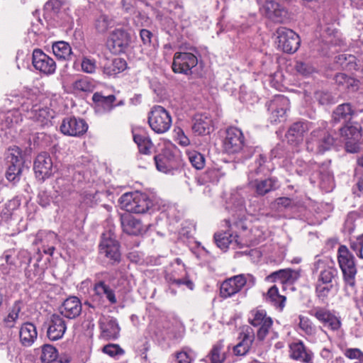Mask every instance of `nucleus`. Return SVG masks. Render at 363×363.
<instances>
[{
    "label": "nucleus",
    "instance_id": "10",
    "mask_svg": "<svg viewBox=\"0 0 363 363\" xmlns=\"http://www.w3.org/2000/svg\"><path fill=\"white\" fill-rule=\"evenodd\" d=\"M248 320L254 327H259L257 337L259 340H263L267 337L273 324L272 318L267 316L263 309L256 308L251 311Z\"/></svg>",
    "mask_w": 363,
    "mask_h": 363
},
{
    "label": "nucleus",
    "instance_id": "51",
    "mask_svg": "<svg viewBox=\"0 0 363 363\" xmlns=\"http://www.w3.org/2000/svg\"><path fill=\"white\" fill-rule=\"evenodd\" d=\"M72 87L75 91L91 92L94 89V84L90 79L84 77L76 80L73 83Z\"/></svg>",
    "mask_w": 363,
    "mask_h": 363
},
{
    "label": "nucleus",
    "instance_id": "3",
    "mask_svg": "<svg viewBox=\"0 0 363 363\" xmlns=\"http://www.w3.org/2000/svg\"><path fill=\"white\" fill-rule=\"evenodd\" d=\"M119 201L122 208L134 213H145L152 206V201L149 196L138 191L123 194Z\"/></svg>",
    "mask_w": 363,
    "mask_h": 363
},
{
    "label": "nucleus",
    "instance_id": "15",
    "mask_svg": "<svg viewBox=\"0 0 363 363\" xmlns=\"http://www.w3.org/2000/svg\"><path fill=\"white\" fill-rule=\"evenodd\" d=\"M252 279L250 274H239L224 281L220 288V294L223 298H229L240 292L247 284V279Z\"/></svg>",
    "mask_w": 363,
    "mask_h": 363
},
{
    "label": "nucleus",
    "instance_id": "1",
    "mask_svg": "<svg viewBox=\"0 0 363 363\" xmlns=\"http://www.w3.org/2000/svg\"><path fill=\"white\" fill-rule=\"evenodd\" d=\"M315 267L318 272L315 284V295L319 300L325 301L333 289V281L337 277V269L333 263H326L322 259L315 262Z\"/></svg>",
    "mask_w": 363,
    "mask_h": 363
},
{
    "label": "nucleus",
    "instance_id": "11",
    "mask_svg": "<svg viewBox=\"0 0 363 363\" xmlns=\"http://www.w3.org/2000/svg\"><path fill=\"white\" fill-rule=\"evenodd\" d=\"M340 135L345 142L346 151L357 152L359 150V140L362 136V127L357 123L340 128Z\"/></svg>",
    "mask_w": 363,
    "mask_h": 363
},
{
    "label": "nucleus",
    "instance_id": "33",
    "mask_svg": "<svg viewBox=\"0 0 363 363\" xmlns=\"http://www.w3.org/2000/svg\"><path fill=\"white\" fill-rule=\"evenodd\" d=\"M0 121L6 128H11L22 121L21 114L18 108H0Z\"/></svg>",
    "mask_w": 363,
    "mask_h": 363
},
{
    "label": "nucleus",
    "instance_id": "8",
    "mask_svg": "<svg viewBox=\"0 0 363 363\" xmlns=\"http://www.w3.org/2000/svg\"><path fill=\"white\" fill-rule=\"evenodd\" d=\"M308 314L314 317L320 323L328 330L336 332L342 326L341 318L332 311L321 306H313Z\"/></svg>",
    "mask_w": 363,
    "mask_h": 363
},
{
    "label": "nucleus",
    "instance_id": "59",
    "mask_svg": "<svg viewBox=\"0 0 363 363\" xmlns=\"http://www.w3.org/2000/svg\"><path fill=\"white\" fill-rule=\"evenodd\" d=\"M344 354L350 359H357V361L363 359V352L358 348H347L345 350Z\"/></svg>",
    "mask_w": 363,
    "mask_h": 363
},
{
    "label": "nucleus",
    "instance_id": "6",
    "mask_svg": "<svg viewBox=\"0 0 363 363\" xmlns=\"http://www.w3.org/2000/svg\"><path fill=\"white\" fill-rule=\"evenodd\" d=\"M245 147L242 130L233 126L228 128L223 140V150L229 155H234L241 152Z\"/></svg>",
    "mask_w": 363,
    "mask_h": 363
},
{
    "label": "nucleus",
    "instance_id": "36",
    "mask_svg": "<svg viewBox=\"0 0 363 363\" xmlns=\"http://www.w3.org/2000/svg\"><path fill=\"white\" fill-rule=\"evenodd\" d=\"M354 113L350 104L346 103L339 105L333 113V120L335 123H345L349 121Z\"/></svg>",
    "mask_w": 363,
    "mask_h": 363
},
{
    "label": "nucleus",
    "instance_id": "2",
    "mask_svg": "<svg viewBox=\"0 0 363 363\" xmlns=\"http://www.w3.org/2000/svg\"><path fill=\"white\" fill-rule=\"evenodd\" d=\"M337 262L343 275L345 290L348 294L355 291V277L357 272L354 257L346 245H340L337 250Z\"/></svg>",
    "mask_w": 363,
    "mask_h": 363
},
{
    "label": "nucleus",
    "instance_id": "27",
    "mask_svg": "<svg viewBox=\"0 0 363 363\" xmlns=\"http://www.w3.org/2000/svg\"><path fill=\"white\" fill-rule=\"evenodd\" d=\"M226 209L231 216L241 218L245 216L244 197L238 192H233L226 203Z\"/></svg>",
    "mask_w": 363,
    "mask_h": 363
},
{
    "label": "nucleus",
    "instance_id": "29",
    "mask_svg": "<svg viewBox=\"0 0 363 363\" xmlns=\"http://www.w3.org/2000/svg\"><path fill=\"white\" fill-rule=\"evenodd\" d=\"M38 337V332L35 325L26 322L21 325L19 330V340L23 347H30Z\"/></svg>",
    "mask_w": 363,
    "mask_h": 363
},
{
    "label": "nucleus",
    "instance_id": "56",
    "mask_svg": "<svg viewBox=\"0 0 363 363\" xmlns=\"http://www.w3.org/2000/svg\"><path fill=\"white\" fill-rule=\"evenodd\" d=\"M104 353L109 355L111 357H115L118 355H122L124 354V350L121 348L118 345L108 344L105 345L102 348Z\"/></svg>",
    "mask_w": 363,
    "mask_h": 363
},
{
    "label": "nucleus",
    "instance_id": "24",
    "mask_svg": "<svg viewBox=\"0 0 363 363\" xmlns=\"http://www.w3.org/2000/svg\"><path fill=\"white\" fill-rule=\"evenodd\" d=\"M67 330L66 322L60 315L53 314L49 323L47 335L50 340L61 339Z\"/></svg>",
    "mask_w": 363,
    "mask_h": 363
},
{
    "label": "nucleus",
    "instance_id": "12",
    "mask_svg": "<svg viewBox=\"0 0 363 363\" xmlns=\"http://www.w3.org/2000/svg\"><path fill=\"white\" fill-rule=\"evenodd\" d=\"M7 159L9 165L6 172V177L9 182L15 183L20 179L24 163L21 150L17 146L9 149Z\"/></svg>",
    "mask_w": 363,
    "mask_h": 363
},
{
    "label": "nucleus",
    "instance_id": "49",
    "mask_svg": "<svg viewBox=\"0 0 363 363\" xmlns=\"http://www.w3.org/2000/svg\"><path fill=\"white\" fill-rule=\"evenodd\" d=\"M174 359L175 363H191L194 359V351L189 347H184L174 354Z\"/></svg>",
    "mask_w": 363,
    "mask_h": 363
},
{
    "label": "nucleus",
    "instance_id": "4",
    "mask_svg": "<svg viewBox=\"0 0 363 363\" xmlns=\"http://www.w3.org/2000/svg\"><path fill=\"white\" fill-rule=\"evenodd\" d=\"M326 122H322L321 128L313 130L306 142L308 151L315 153H323L333 145L335 139L325 128Z\"/></svg>",
    "mask_w": 363,
    "mask_h": 363
},
{
    "label": "nucleus",
    "instance_id": "26",
    "mask_svg": "<svg viewBox=\"0 0 363 363\" xmlns=\"http://www.w3.org/2000/svg\"><path fill=\"white\" fill-rule=\"evenodd\" d=\"M82 303L76 296L67 298L60 307L59 311L62 315L69 319L78 317L82 313Z\"/></svg>",
    "mask_w": 363,
    "mask_h": 363
},
{
    "label": "nucleus",
    "instance_id": "47",
    "mask_svg": "<svg viewBox=\"0 0 363 363\" xmlns=\"http://www.w3.org/2000/svg\"><path fill=\"white\" fill-rule=\"evenodd\" d=\"M252 341V335L244 333L242 340L233 347L234 354L239 356L245 355L248 352Z\"/></svg>",
    "mask_w": 363,
    "mask_h": 363
},
{
    "label": "nucleus",
    "instance_id": "60",
    "mask_svg": "<svg viewBox=\"0 0 363 363\" xmlns=\"http://www.w3.org/2000/svg\"><path fill=\"white\" fill-rule=\"evenodd\" d=\"M315 99L321 105L329 104L332 100V97L330 94L322 91H318L315 93Z\"/></svg>",
    "mask_w": 363,
    "mask_h": 363
},
{
    "label": "nucleus",
    "instance_id": "44",
    "mask_svg": "<svg viewBox=\"0 0 363 363\" xmlns=\"http://www.w3.org/2000/svg\"><path fill=\"white\" fill-rule=\"evenodd\" d=\"M92 100L98 106H101L105 111L108 112L115 106L113 103L116 101V96L112 94L104 96L101 93L96 92L92 96Z\"/></svg>",
    "mask_w": 363,
    "mask_h": 363
},
{
    "label": "nucleus",
    "instance_id": "48",
    "mask_svg": "<svg viewBox=\"0 0 363 363\" xmlns=\"http://www.w3.org/2000/svg\"><path fill=\"white\" fill-rule=\"evenodd\" d=\"M32 113L33 118L42 125H47L52 118L50 110L48 108H38L33 106Z\"/></svg>",
    "mask_w": 363,
    "mask_h": 363
},
{
    "label": "nucleus",
    "instance_id": "54",
    "mask_svg": "<svg viewBox=\"0 0 363 363\" xmlns=\"http://www.w3.org/2000/svg\"><path fill=\"white\" fill-rule=\"evenodd\" d=\"M350 247L359 259H363V233L350 240Z\"/></svg>",
    "mask_w": 363,
    "mask_h": 363
},
{
    "label": "nucleus",
    "instance_id": "53",
    "mask_svg": "<svg viewBox=\"0 0 363 363\" xmlns=\"http://www.w3.org/2000/svg\"><path fill=\"white\" fill-rule=\"evenodd\" d=\"M188 159L191 165L196 169H201L205 165V158L202 154L197 151L187 152Z\"/></svg>",
    "mask_w": 363,
    "mask_h": 363
},
{
    "label": "nucleus",
    "instance_id": "28",
    "mask_svg": "<svg viewBox=\"0 0 363 363\" xmlns=\"http://www.w3.org/2000/svg\"><path fill=\"white\" fill-rule=\"evenodd\" d=\"M290 357L303 363H313V353L306 348L302 341L290 345Z\"/></svg>",
    "mask_w": 363,
    "mask_h": 363
},
{
    "label": "nucleus",
    "instance_id": "30",
    "mask_svg": "<svg viewBox=\"0 0 363 363\" xmlns=\"http://www.w3.org/2000/svg\"><path fill=\"white\" fill-rule=\"evenodd\" d=\"M251 184L257 196H264L278 188V181L275 178L255 179Z\"/></svg>",
    "mask_w": 363,
    "mask_h": 363
},
{
    "label": "nucleus",
    "instance_id": "7",
    "mask_svg": "<svg viewBox=\"0 0 363 363\" xmlns=\"http://www.w3.org/2000/svg\"><path fill=\"white\" fill-rule=\"evenodd\" d=\"M99 247L100 255L106 257L111 264L120 262L119 243L116 240V236L111 231L102 234Z\"/></svg>",
    "mask_w": 363,
    "mask_h": 363
},
{
    "label": "nucleus",
    "instance_id": "52",
    "mask_svg": "<svg viewBox=\"0 0 363 363\" xmlns=\"http://www.w3.org/2000/svg\"><path fill=\"white\" fill-rule=\"evenodd\" d=\"M0 108L10 109L11 107L18 108L20 104V96L18 94H6L0 100Z\"/></svg>",
    "mask_w": 363,
    "mask_h": 363
},
{
    "label": "nucleus",
    "instance_id": "9",
    "mask_svg": "<svg viewBox=\"0 0 363 363\" xmlns=\"http://www.w3.org/2000/svg\"><path fill=\"white\" fill-rule=\"evenodd\" d=\"M277 46L284 52L294 53L300 45L299 36L292 30L280 27L277 30Z\"/></svg>",
    "mask_w": 363,
    "mask_h": 363
},
{
    "label": "nucleus",
    "instance_id": "5",
    "mask_svg": "<svg viewBox=\"0 0 363 363\" xmlns=\"http://www.w3.org/2000/svg\"><path fill=\"white\" fill-rule=\"evenodd\" d=\"M148 123L155 133L162 134L171 128L172 117L162 106H154L148 113Z\"/></svg>",
    "mask_w": 363,
    "mask_h": 363
},
{
    "label": "nucleus",
    "instance_id": "63",
    "mask_svg": "<svg viewBox=\"0 0 363 363\" xmlns=\"http://www.w3.org/2000/svg\"><path fill=\"white\" fill-rule=\"evenodd\" d=\"M279 4L272 0L270 1H266V2L264 4V9L265 10V13L267 16L268 17L269 14H272L276 9H277L278 6Z\"/></svg>",
    "mask_w": 363,
    "mask_h": 363
},
{
    "label": "nucleus",
    "instance_id": "37",
    "mask_svg": "<svg viewBox=\"0 0 363 363\" xmlns=\"http://www.w3.org/2000/svg\"><path fill=\"white\" fill-rule=\"evenodd\" d=\"M269 277L272 279L274 281H280L281 284L285 282L293 283L298 279L299 274L295 270L284 269L272 273Z\"/></svg>",
    "mask_w": 363,
    "mask_h": 363
},
{
    "label": "nucleus",
    "instance_id": "16",
    "mask_svg": "<svg viewBox=\"0 0 363 363\" xmlns=\"http://www.w3.org/2000/svg\"><path fill=\"white\" fill-rule=\"evenodd\" d=\"M32 64L36 70L46 75L54 74L57 67L54 60L40 49L33 50Z\"/></svg>",
    "mask_w": 363,
    "mask_h": 363
},
{
    "label": "nucleus",
    "instance_id": "41",
    "mask_svg": "<svg viewBox=\"0 0 363 363\" xmlns=\"http://www.w3.org/2000/svg\"><path fill=\"white\" fill-rule=\"evenodd\" d=\"M21 303L15 301L9 310L8 315L4 317L3 322L6 327L12 328L15 326L16 321L19 318V313L21 311Z\"/></svg>",
    "mask_w": 363,
    "mask_h": 363
},
{
    "label": "nucleus",
    "instance_id": "40",
    "mask_svg": "<svg viewBox=\"0 0 363 363\" xmlns=\"http://www.w3.org/2000/svg\"><path fill=\"white\" fill-rule=\"evenodd\" d=\"M133 140L137 144L139 152L144 155H150L154 145L145 134L133 133Z\"/></svg>",
    "mask_w": 363,
    "mask_h": 363
},
{
    "label": "nucleus",
    "instance_id": "55",
    "mask_svg": "<svg viewBox=\"0 0 363 363\" xmlns=\"http://www.w3.org/2000/svg\"><path fill=\"white\" fill-rule=\"evenodd\" d=\"M82 70L88 74H93L97 69L96 60L90 57H83L81 62Z\"/></svg>",
    "mask_w": 363,
    "mask_h": 363
},
{
    "label": "nucleus",
    "instance_id": "42",
    "mask_svg": "<svg viewBox=\"0 0 363 363\" xmlns=\"http://www.w3.org/2000/svg\"><path fill=\"white\" fill-rule=\"evenodd\" d=\"M286 297L280 295L277 285L269 288L267 291V300L270 301L275 307L282 311L285 306Z\"/></svg>",
    "mask_w": 363,
    "mask_h": 363
},
{
    "label": "nucleus",
    "instance_id": "46",
    "mask_svg": "<svg viewBox=\"0 0 363 363\" xmlns=\"http://www.w3.org/2000/svg\"><path fill=\"white\" fill-rule=\"evenodd\" d=\"M245 216L241 218L231 216V218L225 220L226 225L229 228L228 230L233 233V235H237L240 231L245 230L247 227L245 223Z\"/></svg>",
    "mask_w": 363,
    "mask_h": 363
},
{
    "label": "nucleus",
    "instance_id": "58",
    "mask_svg": "<svg viewBox=\"0 0 363 363\" xmlns=\"http://www.w3.org/2000/svg\"><path fill=\"white\" fill-rule=\"evenodd\" d=\"M286 11L279 5L277 9H276L272 14H269L268 18L274 22L281 23L286 18Z\"/></svg>",
    "mask_w": 363,
    "mask_h": 363
},
{
    "label": "nucleus",
    "instance_id": "31",
    "mask_svg": "<svg viewBox=\"0 0 363 363\" xmlns=\"http://www.w3.org/2000/svg\"><path fill=\"white\" fill-rule=\"evenodd\" d=\"M93 26L97 33L104 34L114 26V20L108 14L99 13L95 16Z\"/></svg>",
    "mask_w": 363,
    "mask_h": 363
},
{
    "label": "nucleus",
    "instance_id": "18",
    "mask_svg": "<svg viewBox=\"0 0 363 363\" xmlns=\"http://www.w3.org/2000/svg\"><path fill=\"white\" fill-rule=\"evenodd\" d=\"M88 129V125L82 118L75 117L65 118L60 125V130L64 135L69 136H80Z\"/></svg>",
    "mask_w": 363,
    "mask_h": 363
},
{
    "label": "nucleus",
    "instance_id": "61",
    "mask_svg": "<svg viewBox=\"0 0 363 363\" xmlns=\"http://www.w3.org/2000/svg\"><path fill=\"white\" fill-rule=\"evenodd\" d=\"M275 205L277 206V210L281 208H288L292 206V200L288 197H279L275 200Z\"/></svg>",
    "mask_w": 363,
    "mask_h": 363
},
{
    "label": "nucleus",
    "instance_id": "34",
    "mask_svg": "<svg viewBox=\"0 0 363 363\" xmlns=\"http://www.w3.org/2000/svg\"><path fill=\"white\" fill-rule=\"evenodd\" d=\"M238 235H233L229 230L224 233H217L214 235V240L217 246L225 250L229 245L238 246L240 242L238 240Z\"/></svg>",
    "mask_w": 363,
    "mask_h": 363
},
{
    "label": "nucleus",
    "instance_id": "35",
    "mask_svg": "<svg viewBox=\"0 0 363 363\" xmlns=\"http://www.w3.org/2000/svg\"><path fill=\"white\" fill-rule=\"evenodd\" d=\"M126 62L120 57L106 60L103 66V72L108 76H116L126 69Z\"/></svg>",
    "mask_w": 363,
    "mask_h": 363
},
{
    "label": "nucleus",
    "instance_id": "22",
    "mask_svg": "<svg viewBox=\"0 0 363 363\" xmlns=\"http://www.w3.org/2000/svg\"><path fill=\"white\" fill-rule=\"evenodd\" d=\"M154 162L157 170L167 173L177 165L174 153L169 149H164L162 152L154 157Z\"/></svg>",
    "mask_w": 363,
    "mask_h": 363
},
{
    "label": "nucleus",
    "instance_id": "14",
    "mask_svg": "<svg viewBox=\"0 0 363 363\" xmlns=\"http://www.w3.org/2000/svg\"><path fill=\"white\" fill-rule=\"evenodd\" d=\"M198 59L195 55L188 52H176L172 62V70L174 73L189 74L191 69L196 66Z\"/></svg>",
    "mask_w": 363,
    "mask_h": 363
},
{
    "label": "nucleus",
    "instance_id": "25",
    "mask_svg": "<svg viewBox=\"0 0 363 363\" xmlns=\"http://www.w3.org/2000/svg\"><path fill=\"white\" fill-rule=\"evenodd\" d=\"M93 298L95 301H101L106 298L110 304L117 303L115 291L104 281L96 282L93 288Z\"/></svg>",
    "mask_w": 363,
    "mask_h": 363
},
{
    "label": "nucleus",
    "instance_id": "20",
    "mask_svg": "<svg viewBox=\"0 0 363 363\" xmlns=\"http://www.w3.org/2000/svg\"><path fill=\"white\" fill-rule=\"evenodd\" d=\"M121 223L123 232L131 235H142L147 229L140 220L127 213L121 215Z\"/></svg>",
    "mask_w": 363,
    "mask_h": 363
},
{
    "label": "nucleus",
    "instance_id": "57",
    "mask_svg": "<svg viewBox=\"0 0 363 363\" xmlns=\"http://www.w3.org/2000/svg\"><path fill=\"white\" fill-rule=\"evenodd\" d=\"M295 69L298 73L303 76H308L314 72L313 66L303 62H297Z\"/></svg>",
    "mask_w": 363,
    "mask_h": 363
},
{
    "label": "nucleus",
    "instance_id": "23",
    "mask_svg": "<svg viewBox=\"0 0 363 363\" xmlns=\"http://www.w3.org/2000/svg\"><path fill=\"white\" fill-rule=\"evenodd\" d=\"M101 335L107 340H115L118 337L120 328L116 320L110 315H102L99 319Z\"/></svg>",
    "mask_w": 363,
    "mask_h": 363
},
{
    "label": "nucleus",
    "instance_id": "62",
    "mask_svg": "<svg viewBox=\"0 0 363 363\" xmlns=\"http://www.w3.org/2000/svg\"><path fill=\"white\" fill-rule=\"evenodd\" d=\"M355 229L354 219L352 216L349 215L344 224L343 230L345 233L352 234Z\"/></svg>",
    "mask_w": 363,
    "mask_h": 363
},
{
    "label": "nucleus",
    "instance_id": "39",
    "mask_svg": "<svg viewBox=\"0 0 363 363\" xmlns=\"http://www.w3.org/2000/svg\"><path fill=\"white\" fill-rule=\"evenodd\" d=\"M52 52L58 60H69L72 54L69 43L65 41H58L52 44Z\"/></svg>",
    "mask_w": 363,
    "mask_h": 363
},
{
    "label": "nucleus",
    "instance_id": "21",
    "mask_svg": "<svg viewBox=\"0 0 363 363\" xmlns=\"http://www.w3.org/2000/svg\"><path fill=\"white\" fill-rule=\"evenodd\" d=\"M311 128L308 121H298L294 123L289 128L286 138L289 143L296 145L303 140L304 134Z\"/></svg>",
    "mask_w": 363,
    "mask_h": 363
},
{
    "label": "nucleus",
    "instance_id": "13",
    "mask_svg": "<svg viewBox=\"0 0 363 363\" xmlns=\"http://www.w3.org/2000/svg\"><path fill=\"white\" fill-rule=\"evenodd\" d=\"M33 169L35 177L43 182L54 174L56 168L50 155L48 152H41L35 159Z\"/></svg>",
    "mask_w": 363,
    "mask_h": 363
},
{
    "label": "nucleus",
    "instance_id": "50",
    "mask_svg": "<svg viewBox=\"0 0 363 363\" xmlns=\"http://www.w3.org/2000/svg\"><path fill=\"white\" fill-rule=\"evenodd\" d=\"M298 320V327L304 333L308 335H313L315 333V326L309 318L300 315Z\"/></svg>",
    "mask_w": 363,
    "mask_h": 363
},
{
    "label": "nucleus",
    "instance_id": "43",
    "mask_svg": "<svg viewBox=\"0 0 363 363\" xmlns=\"http://www.w3.org/2000/svg\"><path fill=\"white\" fill-rule=\"evenodd\" d=\"M208 357L211 363H223L226 359L223 341L216 342L210 351Z\"/></svg>",
    "mask_w": 363,
    "mask_h": 363
},
{
    "label": "nucleus",
    "instance_id": "17",
    "mask_svg": "<svg viewBox=\"0 0 363 363\" xmlns=\"http://www.w3.org/2000/svg\"><path fill=\"white\" fill-rule=\"evenodd\" d=\"M130 43L129 33L123 29H115L108 40V46L114 54L125 52Z\"/></svg>",
    "mask_w": 363,
    "mask_h": 363
},
{
    "label": "nucleus",
    "instance_id": "19",
    "mask_svg": "<svg viewBox=\"0 0 363 363\" xmlns=\"http://www.w3.org/2000/svg\"><path fill=\"white\" fill-rule=\"evenodd\" d=\"M268 111L271 112L270 119L277 123L280 118L284 116L289 108V100L284 95H277L267 104Z\"/></svg>",
    "mask_w": 363,
    "mask_h": 363
},
{
    "label": "nucleus",
    "instance_id": "38",
    "mask_svg": "<svg viewBox=\"0 0 363 363\" xmlns=\"http://www.w3.org/2000/svg\"><path fill=\"white\" fill-rule=\"evenodd\" d=\"M40 359L42 363H63L58 359V352L51 345H44L41 347Z\"/></svg>",
    "mask_w": 363,
    "mask_h": 363
},
{
    "label": "nucleus",
    "instance_id": "32",
    "mask_svg": "<svg viewBox=\"0 0 363 363\" xmlns=\"http://www.w3.org/2000/svg\"><path fill=\"white\" fill-rule=\"evenodd\" d=\"M192 130L198 135H208L213 130L212 120L206 115H196Z\"/></svg>",
    "mask_w": 363,
    "mask_h": 363
},
{
    "label": "nucleus",
    "instance_id": "45",
    "mask_svg": "<svg viewBox=\"0 0 363 363\" xmlns=\"http://www.w3.org/2000/svg\"><path fill=\"white\" fill-rule=\"evenodd\" d=\"M15 250L9 249L3 253L0 257V269L4 274H8L11 267L15 265Z\"/></svg>",
    "mask_w": 363,
    "mask_h": 363
},
{
    "label": "nucleus",
    "instance_id": "64",
    "mask_svg": "<svg viewBox=\"0 0 363 363\" xmlns=\"http://www.w3.org/2000/svg\"><path fill=\"white\" fill-rule=\"evenodd\" d=\"M140 36L144 45H150L152 34L150 30L147 29L140 30Z\"/></svg>",
    "mask_w": 363,
    "mask_h": 363
}]
</instances>
